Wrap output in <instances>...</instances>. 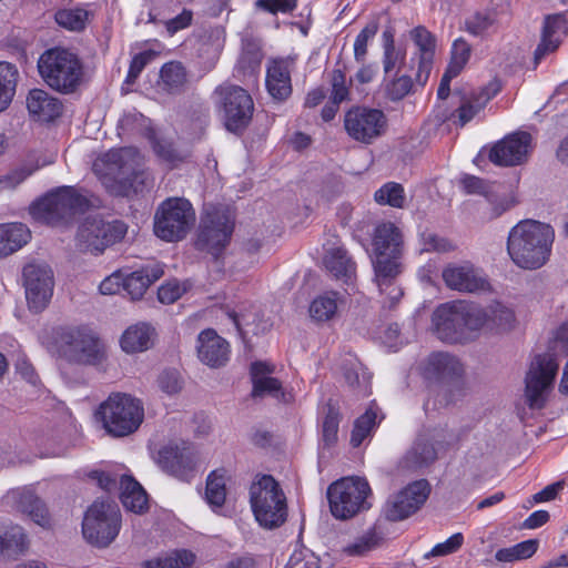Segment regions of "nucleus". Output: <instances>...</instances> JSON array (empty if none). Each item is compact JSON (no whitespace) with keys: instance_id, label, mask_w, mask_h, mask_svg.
Wrapping results in <instances>:
<instances>
[{"instance_id":"obj_1","label":"nucleus","mask_w":568,"mask_h":568,"mask_svg":"<svg viewBox=\"0 0 568 568\" xmlns=\"http://www.w3.org/2000/svg\"><path fill=\"white\" fill-rule=\"evenodd\" d=\"M93 171L114 196L130 197L143 191L149 173L144 156L134 146L111 149L93 163Z\"/></svg>"},{"instance_id":"obj_2","label":"nucleus","mask_w":568,"mask_h":568,"mask_svg":"<svg viewBox=\"0 0 568 568\" xmlns=\"http://www.w3.org/2000/svg\"><path fill=\"white\" fill-rule=\"evenodd\" d=\"M554 240L555 231L549 224L523 220L508 233L507 253L518 267L537 270L549 260Z\"/></svg>"},{"instance_id":"obj_3","label":"nucleus","mask_w":568,"mask_h":568,"mask_svg":"<svg viewBox=\"0 0 568 568\" xmlns=\"http://www.w3.org/2000/svg\"><path fill=\"white\" fill-rule=\"evenodd\" d=\"M437 337L447 343H466L474 339L485 322L481 307L465 301L440 304L433 313Z\"/></svg>"},{"instance_id":"obj_4","label":"nucleus","mask_w":568,"mask_h":568,"mask_svg":"<svg viewBox=\"0 0 568 568\" xmlns=\"http://www.w3.org/2000/svg\"><path fill=\"white\" fill-rule=\"evenodd\" d=\"M42 80L54 91L71 94L84 83V68L80 58L67 50L53 48L44 51L38 60Z\"/></svg>"},{"instance_id":"obj_5","label":"nucleus","mask_w":568,"mask_h":568,"mask_svg":"<svg viewBox=\"0 0 568 568\" xmlns=\"http://www.w3.org/2000/svg\"><path fill=\"white\" fill-rule=\"evenodd\" d=\"M250 504L258 525L265 529L281 527L287 519L286 496L271 475H258L250 486Z\"/></svg>"},{"instance_id":"obj_6","label":"nucleus","mask_w":568,"mask_h":568,"mask_svg":"<svg viewBox=\"0 0 568 568\" xmlns=\"http://www.w3.org/2000/svg\"><path fill=\"white\" fill-rule=\"evenodd\" d=\"M58 355L71 364L101 365L105 347L95 333L87 326H65L55 333Z\"/></svg>"},{"instance_id":"obj_7","label":"nucleus","mask_w":568,"mask_h":568,"mask_svg":"<svg viewBox=\"0 0 568 568\" xmlns=\"http://www.w3.org/2000/svg\"><path fill=\"white\" fill-rule=\"evenodd\" d=\"M225 43V29L211 28L205 40L190 38L183 41L180 53L187 68L180 65V87L202 78L214 64Z\"/></svg>"},{"instance_id":"obj_8","label":"nucleus","mask_w":568,"mask_h":568,"mask_svg":"<svg viewBox=\"0 0 568 568\" xmlns=\"http://www.w3.org/2000/svg\"><path fill=\"white\" fill-rule=\"evenodd\" d=\"M89 207L88 199L72 186H60L30 207V214L39 222L61 225L72 221Z\"/></svg>"},{"instance_id":"obj_9","label":"nucleus","mask_w":568,"mask_h":568,"mask_svg":"<svg viewBox=\"0 0 568 568\" xmlns=\"http://www.w3.org/2000/svg\"><path fill=\"white\" fill-rule=\"evenodd\" d=\"M105 432L113 437L134 433L143 422L142 403L126 394H112L97 412Z\"/></svg>"},{"instance_id":"obj_10","label":"nucleus","mask_w":568,"mask_h":568,"mask_svg":"<svg viewBox=\"0 0 568 568\" xmlns=\"http://www.w3.org/2000/svg\"><path fill=\"white\" fill-rule=\"evenodd\" d=\"M120 528L121 513L112 501H94L82 521L84 538L98 547H108L119 535Z\"/></svg>"},{"instance_id":"obj_11","label":"nucleus","mask_w":568,"mask_h":568,"mask_svg":"<svg viewBox=\"0 0 568 568\" xmlns=\"http://www.w3.org/2000/svg\"><path fill=\"white\" fill-rule=\"evenodd\" d=\"M371 487L365 478L344 477L328 486L327 498L336 519H348L365 509Z\"/></svg>"},{"instance_id":"obj_12","label":"nucleus","mask_w":568,"mask_h":568,"mask_svg":"<svg viewBox=\"0 0 568 568\" xmlns=\"http://www.w3.org/2000/svg\"><path fill=\"white\" fill-rule=\"evenodd\" d=\"M223 111V121L227 131L241 133L250 124L254 103L246 90L231 83H223L214 91Z\"/></svg>"},{"instance_id":"obj_13","label":"nucleus","mask_w":568,"mask_h":568,"mask_svg":"<svg viewBox=\"0 0 568 568\" xmlns=\"http://www.w3.org/2000/svg\"><path fill=\"white\" fill-rule=\"evenodd\" d=\"M234 229V213L230 207L206 210L202 217L196 245L217 255L230 242Z\"/></svg>"},{"instance_id":"obj_14","label":"nucleus","mask_w":568,"mask_h":568,"mask_svg":"<svg viewBox=\"0 0 568 568\" xmlns=\"http://www.w3.org/2000/svg\"><path fill=\"white\" fill-rule=\"evenodd\" d=\"M388 128L386 114L375 108L356 105L344 114V129L347 135L362 144H372L383 136Z\"/></svg>"},{"instance_id":"obj_15","label":"nucleus","mask_w":568,"mask_h":568,"mask_svg":"<svg viewBox=\"0 0 568 568\" xmlns=\"http://www.w3.org/2000/svg\"><path fill=\"white\" fill-rule=\"evenodd\" d=\"M559 362L551 353L539 354L531 361L526 375V399L530 408L540 409L546 403L558 373Z\"/></svg>"},{"instance_id":"obj_16","label":"nucleus","mask_w":568,"mask_h":568,"mask_svg":"<svg viewBox=\"0 0 568 568\" xmlns=\"http://www.w3.org/2000/svg\"><path fill=\"white\" fill-rule=\"evenodd\" d=\"M126 231L128 226L122 221L106 222L98 216H89L79 227L78 246L82 251L98 254L103 252L106 246L121 241Z\"/></svg>"},{"instance_id":"obj_17","label":"nucleus","mask_w":568,"mask_h":568,"mask_svg":"<svg viewBox=\"0 0 568 568\" xmlns=\"http://www.w3.org/2000/svg\"><path fill=\"white\" fill-rule=\"evenodd\" d=\"M22 280L29 308L36 313L43 311L53 295L52 268L45 263L31 262L23 267Z\"/></svg>"},{"instance_id":"obj_18","label":"nucleus","mask_w":568,"mask_h":568,"mask_svg":"<svg viewBox=\"0 0 568 568\" xmlns=\"http://www.w3.org/2000/svg\"><path fill=\"white\" fill-rule=\"evenodd\" d=\"M429 486L426 480H417L389 497L384 514L388 520L398 521L416 513L426 501Z\"/></svg>"},{"instance_id":"obj_19","label":"nucleus","mask_w":568,"mask_h":568,"mask_svg":"<svg viewBox=\"0 0 568 568\" xmlns=\"http://www.w3.org/2000/svg\"><path fill=\"white\" fill-rule=\"evenodd\" d=\"M531 150V135L527 132H515L490 149L489 160L499 166L520 165L528 160Z\"/></svg>"},{"instance_id":"obj_20","label":"nucleus","mask_w":568,"mask_h":568,"mask_svg":"<svg viewBox=\"0 0 568 568\" xmlns=\"http://www.w3.org/2000/svg\"><path fill=\"white\" fill-rule=\"evenodd\" d=\"M445 285L453 291L474 293L488 287L485 277L469 262L449 263L442 272Z\"/></svg>"},{"instance_id":"obj_21","label":"nucleus","mask_w":568,"mask_h":568,"mask_svg":"<svg viewBox=\"0 0 568 568\" xmlns=\"http://www.w3.org/2000/svg\"><path fill=\"white\" fill-rule=\"evenodd\" d=\"M402 245L403 236L398 227L390 222L377 225L373 236L374 266L379 262L399 264Z\"/></svg>"},{"instance_id":"obj_22","label":"nucleus","mask_w":568,"mask_h":568,"mask_svg":"<svg viewBox=\"0 0 568 568\" xmlns=\"http://www.w3.org/2000/svg\"><path fill=\"white\" fill-rule=\"evenodd\" d=\"M295 59L277 58L267 63L265 85L268 94L276 101H284L292 94L291 72Z\"/></svg>"},{"instance_id":"obj_23","label":"nucleus","mask_w":568,"mask_h":568,"mask_svg":"<svg viewBox=\"0 0 568 568\" xmlns=\"http://www.w3.org/2000/svg\"><path fill=\"white\" fill-rule=\"evenodd\" d=\"M409 36L417 48V55L419 60L416 82L419 85H425L433 67V60L436 51V38L423 26L412 29Z\"/></svg>"},{"instance_id":"obj_24","label":"nucleus","mask_w":568,"mask_h":568,"mask_svg":"<svg viewBox=\"0 0 568 568\" xmlns=\"http://www.w3.org/2000/svg\"><path fill=\"white\" fill-rule=\"evenodd\" d=\"M463 373L458 358L447 353H433L422 367L423 376L430 382H450Z\"/></svg>"},{"instance_id":"obj_25","label":"nucleus","mask_w":568,"mask_h":568,"mask_svg":"<svg viewBox=\"0 0 568 568\" xmlns=\"http://www.w3.org/2000/svg\"><path fill=\"white\" fill-rule=\"evenodd\" d=\"M324 264L326 268L336 277L345 283H351L355 276V263L348 256L346 250L339 245L336 236H332L324 245Z\"/></svg>"},{"instance_id":"obj_26","label":"nucleus","mask_w":568,"mask_h":568,"mask_svg":"<svg viewBox=\"0 0 568 568\" xmlns=\"http://www.w3.org/2000/svg\"><path fill=\"white\" fill-rule=\"evenodd\" d=\"M199 358L210 367H221L230 358L229 343L213 329H205L199 335Z\"/></svg>"},{"instance_id":"obj_27","label":"nucleus","mask_w":568,"mask_h":568,"mask_svg":"<svg viewBox=\"0 0 568 568\" xmlns=\"http://www.w3.org/2000/svg\"><path fill=\"white\" fill-rule=\"evenodd\" d=\"M375 282L383 297L382 304L385 308L394 307L403 297V290L395 283L399 274V264H389L379 262L375 265Z\"/></svg>"},{"instance_id":"obj_28","label":"nucleus","mask_w":568,"mask_h":568,"mask_svg":"<svg viewBox=\"0 0 568 568\" xmlns=\"http://www.w3.org/2000/svg\"><path fill=\"white\" fill-rule=\"evenodd\" d=\"M29 113L38 121L51 122L62 113V102L41 89H33L27 97Z\"/></svg>"},{"instance_id":"obj_29","label":"nucleus","mask_w":568,"mask_h":568,"mask_svg":"<svg viewBox=\"0 0 568 568\" xmlns=\"http://www.w3.org/2000/svg\"><path fill=\"white\" fill-rule=\"evenodd\" d=\"M164 275V267L160 263L144 266L141 270L122 275V290L128 293L131 300H140L148 287Z\"/></svg>"},{"instance_id":"obj_30","label":"nucleus","mask_w":568,"mask_h":568,"mask_svg":"<svg viewBox=\"0 0 568 568\" xmlns=\"http://www.w3.org/2000/svg\"><path fill=\"white\" fill-rule=\"evenodd\" d=\"M566 30V20L561 14L548 16L545 19L541 40L535 50V62L539 63L547 54L557 50Z\"/></svg>"},{"instance_id":"obj_31","label":"nucleus","mask_w":568,"mask_h":568,"mask_svg":"<svg viewBox=\"0 0 568 568\" xmlns=\"http://www.w3.org/2000/svg\"><path fill=\"white\" fill-rule=\"evenodd\" d=\"M155 329L149 323H136L129 326L122 334L121 348L128 354L141 353L154 344Z\"/></svg>"},{"instance_id":"obj_32","label":"nucleus","mask_w":568,"mask_h":568,"mask_svg":"<svg viewBox=\"0 0 568 568\" xmlns=\"http://www.w3.org/2000/svg\"><path fill=\"white\" fill-rule=\"evenodd\" d=\"M273 368L266 363L255 362L251 366V377L253 383L252 395L254 397H263L265 395L273 396L277 399L285 398L282 384L278 379L270 376Z\"/></svg>"},{"instance_id":"obj_33","label":"nucleus","mask_w":568,"mask_h":568,"mask_svg":"<svg viewBox=\"0 0 568 568\" xmlns=\"http://www.w3.org/2000/svg\"><path fill=\"white\" fill-rule=\"evenodd\" d=\"M154 233L166 242L178 237V197H169L158 209L154 216Z\"/></svg>"},{"instance_id":"obj_34","label":"nucleus","mask_w":568,"mask_h":568,"mask_svg":"<svg viewBox=\"0 0 568 568\" xmlns=\"http://www.w3.org/2000/svg\"><path fill=\"white\" fill-rule=\"evenodd\" d=\"M17 508L28 515L37 525L51 527V516L47 505L32 490L24 489L16 494Z\"/></svg>"},{"instance_id":"obj_35","label":"nucleus","mask_w":568,"mask_h":568,"mask_svg":"<svg viewBox=\"0 0 568 568\" xmlns=\"http://www.w3.org/2000/svg\"><path fill=\"white\" fill-rule=\"evenodd\" d=\"M120 488V499L126 510L142 515L149 509L146 491L133 477L122 476Z\"/></svg>"},{"instance_id":"obj_36","label":"nucleus","mask_w":568,"mask_h":568,"mask_svg":"<svg viewBox=\"0 0 568 568\" xmlns=\"http://www.w3.org/2000/svg\"><path fill=\"white\" fill-rule=\"evenodd\" d=\"M31 239L30 230L22 223H8L0 225V257L8 256Z\"/></svg>"},{"instance_id":"obj_37","label":"nucleus","mask_w":568,"mask_h":568,"mask_svg":"<svg viewBox=\"0 0 568 568\" xmlns=\"http://www.w3.org/2000/svg\"><path fill=\"white\" fill-rule=\"evenodd\" d=\"M152 458L165 473L175 476L178 471V444L174 438L164 442L156 439L151 444Z\"/></svg>"},{"instance_id":"obj_38","label":"nucleus","mask_w":568,"mask_h":568,"mask_svg":"<svg viewBox=\"0 0 568 568\" xmlns=\"http://www.w3.org/2000/svg\"><path fill=\"white\" fill-rule=\"evenodd\" d=\"M383 542L382 531L369 527L343 547V552L352 557H362L378 548Z\"/></svg>"},{"instance_id":"obj_39","label":"nucleus","mask_w":568,"mask_h":568,"mask_svg":"<svg viewBox=\"0 0 568 568\" xmlns=\"http://www.w3.org/2000/svg\"><path fill=\"white\" fill-rule=\"evenodd\" d=\"M437 449L424 437H418L403 458L405 468H419L435 462Z\"/></svg>"},{"instance_id":"obj_40","label":"nucleus","mask_w":568,"mask_h":568,"mask_svg":"<svg viewBox=\"0 0 568 568\" xmlns=\"http://www.w3.org/2000/svg\"><path fill=\"white\" fill-rule=\"evenodd\" d=\"M481 313L485 315V322L480 329L506 331L511 327L515 321L514 312L498 302L481 308Z\"/></svg>"},{"instance_id":"obj_41","label":"nucleus","mask_w":568,"mask_h":568,"mask_svg":"<svg viewBox=\"0 0 568 568\" xmlns=\"http://www.w3.org/2000/svg\"><path fill=\"white\" fill-rule=\"evenodd\" d=\"M28 548V539L20 526H13L0 535V557L17 558Z\"/></svg>"},{"instance_id":"obj_42","label":"nucleus","mask_w":568,"mask_h":568,"mask_svg":"<svg viewBox=\"0 0 568 568\" xmlns=\"http://www.w3.org/2000/svg\"><path fill=\"white\" fill-rule=\"evenodd\" d=\"M338 293L327 291L317 295L310 304V315L316 322L332 320L338 310Z\"/></svg>"},{"instance_id":"obj_43","label":"nucleus","mask_w":568,"mask_h":568,"mask_svg":"<svg viewBox=\"0 0 568 568\" xmlns=\"http://www.w3.org/2000/svg\"><path fill=\"white\" fill-rule=\"evenodd\" d=\"M19 72L16 65L0 61V113L9 108L16 94Z\"/></svg>"},{"instance_id":"obj_44","label":"nucleus","mask_w":568,"mask_h":568,"mask_svg":"<svg viewBox=\"0 0 568 568\" xmlns=\"http://www.w3.org/2000/svg\"><path fill=\"white\" fill-rule=\"evenodd\" d=\"M263 53L261 48L252 41L243 44L242 52L235 65V71L242 75H255L260 70Z\"/></svg>"},{"instance_id":"obj_45","label":"nucleus","mask_w":568,"mask_h":568,"mask_svg":"<svg viewBox=\"0 0 568 568\" xmlns=\"http://www.w3.org/2000/svg\"><path fill=\"white\" fill-rule=\"evenodd\" d=\"M224 469L213 470L206 479L205 499L212 508H221L226 498Z\"/></svg>"},{"instance_id":"obj_46","label":"nucleus","mask_w":568,"mask_h":568,"mask_svg":"<svg viewBox=\"0 0 568 568\" xmlns=\"http://www.w3.org/2000/svg\"><path fill=\"white\" fill-rule=\"evenodd\" d=\"M205 462L194 447H183L180 450V480H190L196 473L205 468Z\"/></svg>"},{"instance_id":"obj_47","label":"nucleus","mask_w":568,"mask_h":568,"mask_svg":"<svg viewBox=\"0 0 568 568\" xmlns=\"http://www.w3.org/2000/svg\"><path fill=\"white\" fill-rule=\"evenodd\" d=\"M538 548V542L534 539H528L518 542L514 546L498 549L495 554V558L499 562H514L530 558Z\"/></svg>"},{"instance_id":"obj_48","label":"nucleus","mask_w":568,"mask_h":568,"mask_svg":"<svg viewBox=\"0 0 568 568\" xmlns=\"http://www.w3.org/2000/svg\"><path fill=\"white\" fill-rule=\"evenodd\" d=\"M374 200L379 205L403 209L405 206L406 196L404 187L399 183L387 182L375 191Z\"/></svg>"},{"instance_id":"obj_49","label":"nucleus","mask_w":568,"mask_h":568,"mask_svg":"<svg viewBox=\"0 0 568 568\" xmlns=\"http://www.w3.org/2000/svg\"><path fill=\"white\" fill-rule=\"evenodd\" d=\"M500 90L497 82H490L488 87L481 90L480 97L477 99V105L474 106L469 103L460 105L458 109V121L462 126L468 123L490 99H493Z\"/></svg>"},{"instance_id":"obj_50","label":"nucleus","mask_w":568,"mask_h":568,"mask_svg":"<svg viewBox=\"0 0 568 568\" xmlns=\"http://www.w3.org/2000/svg\"><path fill=\"white\" fill-rule=\"evenodd\" d=\"M377 412L371 406L354 423L351 435V445L358 447L376 426Z\"/></svg>"},{"instance_id":"obj_51","label":"nucleus","mask_w":568,"mask_h":568,"mask_svg":"<svg viewBox=\"0 0 568 568\" xmlns=\"http://www.w3.org/2000/svg\"><path fill=\"white\" fill-rule=\"evenodd\" d=\"M498 19L490 11L477 12L466 20V30L477 37H483L496 29Z\"/></svg>"},{"instance_id":"obj_52","label":"nucleus","mask_w":568,"mask_h":568,"mask_svg":"<svg viewBox=\"0 0 568 568\" xmlns=\"http://www.w3.org/2000/svg\"><path fill=\"white\" fill-rule=\"evenodd\" d=\"M379 29L377 19H372L356 36L354 41V59L358 63L365 61L368 42L372 41Z\"/></svg>"},{"instance_id":"obj_53","label":"nucleus","mask_w":568,"mask_h":568,"mask_svg":"<svg viewBox=\"0 0 568 568\" xmlns=\"http://www.w3.org/2000/svg\"><path fill=\"white\" fill-rule=\"evenodd\" d=\"M87 19L88 12L81 8L62 9L55 13L57 23L71 31L82 30Z\"/></svg>"},{"instance_id":"obj_54","label":"nucleus","mask_w":568,"mask_h":568,"mask_svg":"<svg viewBox=\"0 0 568 568\" xmlns=\"http://www.w3.org/2000/svg\"><path fill=\"white\" fill-rule=\"evenodd\" d=\"M36 170L37 168L33 165L21 164L10 170L7 174L0 175V192L16 190L32 175Z\"/></svg>"},{"instance_id":"obj_55","label":"nucleus","mask_w":568,"mask_h":568,"mask_svg":"<svg viewBox=\"0 0 568 568\" xmlns=\"http://www.w3.org/2000/svg\"><path fill=\"white\" fill-rule=\"evenodd\" d=\"M152 148L158 158L166 163L170 168L175 166L176 154L174 144L164 135L152 132L150 135Z\"/></svg>"},{"instance_id":"obj_56","label":"nucleus","mask_w":568,"mask_h":568,"mask_svg":"<svg viewBox=\"0 0 568 568\" xmlns=\"http://www.w3.org/2000/svg\"><path fill=\"white\" fill-rule=\"evenodd\" d=\"M470 58V45L463 39L454 41L448 64L452 73H460Z\"/></svg>"},{"instance_id":"obj_57","label":"nucleus","mask_w":568,"mask_h":568,"mask_svg":"<svg viewBox=\"0 0 568 568\" xmlns=\"http://www.w3.org/2000/svg\"><path fill=\"white\" fill-rule=\"evenodd\" d=\"M464 541V535L462 532H456L445 541L436 544L428 552L424 555V557H445L455 554L462 548Z\"/></svg>"},{"instance_id":"obj_58","label":"nucleus","mask_w":568,"mask_h":568,"mask_svg":"<svg viewBox=\"0 0 568 568\" xmlns=\"http://www.w3.org/2000/svg\"><path fill=\"white\" fill-rule=\"evenodd\" d=\"M339 414L333 407L328 412L323 422V442L326 446H333L338 438Z\"/></svg>"},{"instance_id":"obj_59","label":"nucleus","mask_w":568,"mask_h":568,"mask_svg":"<svg viewBox=\"0 0 568 568\" xmlns=\"http://www.w3.org/2000/svg\"><path fill=\"white\" fill-rule=\"evenodd\" d=\"M423 251L447 253L455 250V245L446 237L433 232H425L422 235Z\"/></svg>"},{"instance_id":"obj_60","label":"nucleus","mask_w":568,"mask_h":568,"mask_svg":"<svg viewBox=\"0 0 568 568\" xmlns=\"http://www.w3.org/2000/svg\"><path fill=\"white\" fill-rule=\"evenodd\" d=\"M331 85V100L342 103L349 99V88L346 83V77L341 70H334L332 72Z\"/></svg>"},{"instance_id":"obj_61","label":"nucleus","mask_w":568,"mask_h":568,"mask_svg":"<svg viewBox=\"0 0 568 568\" xmlns=\"http://www.w3.org/2000/svg\"><path fill=\"white\" fill-rule=\"evenodd\" d=\"M413 83L412 79L407 75H402L389 81L385 87L386 95L392 101L402 100L406 97L412 90Z\"/></svg>"},{"instance_id":"obj_62","label":"nucleus","mask_w":568,"mask_h":568,"mask_svg":"<svg viewBox=\"0 0 568 568\" xmlns=\"http://www.w3.org/2000/svg\"><path fill=\"white\" fill-rule=\"evenodd\" d=\"M346 383L351 387H358L363 395L368 393L369 376L359 365H353L344 373Z\"/></svg>"},{"instance_id":"obj_63","label":"nucleus","mask_w":568,"mask_h":568,"mask_svg":"<svg viewBox=\"0 0 568 568\" xmlns=\"http://www.w3.org/2000/svg\"><path fill=\"white\" fill-rule=\"evenodd\" d=\"M154 55L155 53L153 51H143L141 53L135 54L130 63L128 75L125 78V83L133 84L139 78L142 70L149 62H151Z\"/></svg>"},{"instance_id":"obj_64","label":"nucleus","mask_w":568,"mask_h":568,"mask_svg":"<svg viewBox=\"0 0 568 568\" xmlns=\"http://www.w3.org/2000/svg\"><path fill=\"white\" fill-rule=\"evenodd\" d=\"M141 566L142 568H178V550L144 560Z\"/></svg>"}]
</instances>
